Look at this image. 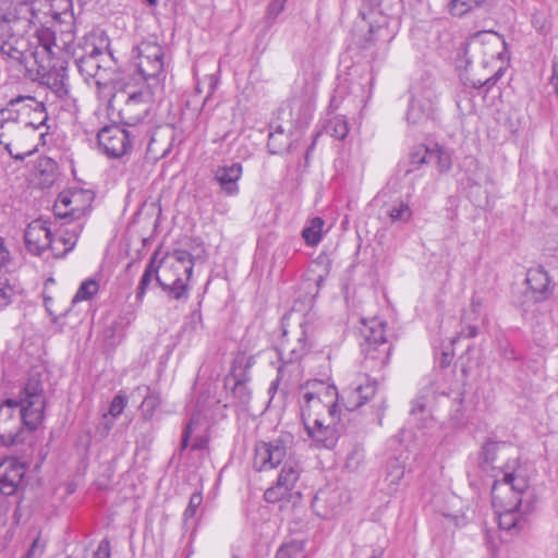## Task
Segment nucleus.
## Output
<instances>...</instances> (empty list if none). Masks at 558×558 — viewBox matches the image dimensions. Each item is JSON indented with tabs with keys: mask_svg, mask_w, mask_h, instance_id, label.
<instances>
[{
	"mask_svg": "<svg viewBox=\"0 0 558 558\" xmlns=\"http://www.w3.org/2000/svg\"><path fill=\"white\" fill-rule=\"evenodd\" d=\"M97 36L89 34L73 49L72 59L80 74L86 82L90 78H97L108 59H112L111 53H106L104 47L97 45Z\"/></svg>",
	"mask_w": 558,
	"mask_h": 558,
	"instance_id": "obj_8",
	"label": "nucleus"
},
{
	"mask_svg": "<svg viewBox=\"0 0 558 558\" xmlns=\"http://www.w3.org/2000/svg\"><path fill=\"white\" fill-rule=\"evenodd\" d=\"M377 390V381L371 379L368 375L359 376L347 389L341 393V400L348 411H353L362 407L366 401L373 398Z\"/></svg>",
	"mask_w": 558,
	"mask_h": 558,
	"instance_id": "obj_19",
	"label": "nucleus"
},
{
	"mask_svg": "<svg viewBox=\"0 0 558 558\" xmlns=\"http://www.w3.org/2000/svg\"><path fill=\"white\" fill-rule=\"evenodd\" d=\"M251 361H247L244 369L238 372V366L234 365L232 372L226 376L225 386L230 388V393L239 405H246L251 401L252 391L248 387L251 376L248 368L251 367Z\"/></svg>",
	"mask_w": 558,
	"mask_h": 558,
	"instance_id": "obj_21",
	"label": "nucleus"
},
{
	"mask_svg": "<svg viewBox=\"0 0 558 558\" xmlns=\"http://www.w3.org/2000/svg\"><path fill=\"white\" fill-rule=\"evenodd\" d=\"M549 84L553 87L555 95L558 98V61H555L551 66V76Z\"/></svg>",
	"mask_w": 558,
	"mask_h": 558,
	"instance_id": "obj_59",
	"label": "nucleus"
},
{
	"mask_svg": "<svg viewBox=\"0 0 558 558\" xmlns=\"http://www.w3.org/2000/svg\"><path fill=\"white\" fill-rule=\"evenodd\" d=\"M58 8L62 9V12L65 13L68 11H72L73 9V0H58Z\"/></svg>",
	"mask_w": 558,
	"mask_h": 558,
	"instance_id": "obj_62",
	"label": "nucleus"
},
{
	"mask_svg": "<svg viewBox=\"0 0 558 558\" xmlns=\"http://www.w3.org/2000/svg\"><path fill=\"white\" fill-rule=\"evenodd\" d=\"M386 470V481L389 483V486H391L390 489L396 490L399 482L404 475V466L399 459L393 458L388 460Z\"/></svg>",
	"mask_w": 558,
	"mask_h": 558,
	"instance_id": "obj_36",
	"label": "nucleus"
},
{
	"mask_svg": "<svg viewBox=\"0 0 558 558\" xmlns=\"http://www.w3.org/2000/svg\"><path fill=\"white\" fill-rule=\"evenodd\" d=\"M410 216L411 210L409 206L402 202L389 210V217L392 221H404L408 220Z\"/></svg>",
	"mask_w": 558,
	"mask_h": 558,
	"instance_id": "obj_44",
	"label": "nucleus"
},
{
	"mask_svg": "<svg viewBox=\"0 0 558 558\" xmlns=\"http://www.w3.org/2000/svg\"><path fill=\"white\" fill-rule=\"evenodd\" d=\"M136 66L145 81H159L163 75V49L153 41H143L136 47Z\"/></svg>",
	"mask_w": 558,
	"mask_h": 558,
	"instance_id": "obj_15",
	"label": "nucleus"
},
{
	"mask_svg": "<svg viewBox=\"0 0 558 558\" xmlns=\"http://www.w3.org/2000/svg\"><path fill=\"white\" fill-rule=\"evenodd\" d=\"M43 7L48 0H0V59L7 66L29 80L40 71L72 59L74 33L36 28Z\"/></svg>",
	"mask_w": 558,
	"mask_h": 558,
	"instance_id": "obj_2",
	"label": "nucleus"
},
{
	"mask_svg": "<svg viewBox=\"0 0 558 558\" xmlns=\"http://www.w3.org/2000/svg\"><path fill=\"white\" fill-rule=\"evenodd\" d=\"M17 105L15 104H12V101L10 100L7 105V107L0 109V123H1V126L4 125V123L7 122H23L24 119H21L20 116H19V112L16 111L17 109H15Z\"/></svg>",
	"mask_w": 558,
	"mask_h": 558,
	"instance_id": "obj_43",
	"label": "nucleus"
},
{
	"mask_svg": "<svg viewBox=\"0 0 558 558\" xmlns=\"http://www.w3.org/2000/svg\"><path fill=\"white\" fill-rule=\"evenodd\" d=\"M485 0H456V12L459 11L460 15L469 12L473 8H476Z\"/></svg>",
	"mask_w": 558,
	"mask_h": 558,
	"instance_id": "obj_53",
	"label": "nucleus"
},
{
	"mask_svg": "<svg viewBox=\"0 0 558 558\" xmlns=\"http://www.w3.org/2000/svg\"><path fill=\"white\" fill-rule=\"evenodd\" d=\"M44 116L45 119H40L39 116H31L26 117L22 123H24V126L26 129H29L33 132H36L37 130L43 129L46 125V121L48 120V114L46 112V108L44 107Z\"/></svg>",
	"mask_w": 558,
	"mask_h": 558,
	"instance_id": "obj_45",
	"label": "nucleus"
},
{
	"mask_svg": "<svg viewBox=\"0 0 558 558\" xmlns=\"http://www.w3.org/2000/svg\"><path fill=\"white\" fill-rule=\"evenodd\" d=\"M453 337L447 336L440 339L439 345L435 348V364L433 378L429 381V389L433 393L449 397L451 393L453 368Z\"/></svg>",
	"mask_w": 558,
	"mask_h": 558,
	"instance_id": "obj_12",
	"label": "nucleus"
},
{
	"mask_svg": "<svg viewBox=\"0 0 558 558\" xmlns=\"http://www.w3.org/2000/svg\"><path fill=\"white\" fill-rule=\"evenodd\" d=\"M45 550V543L40 541V537L37 536L31 547L28 548L27 553L25 554L24 558H39Z\"/></svg>",
	"mask_w": 558,
	"mask_h": 558,
	"instance_id": "obj_51",
	"label": "nucleus"
},
{
	"mask_svg": "<svg viewBox=\"0 0 558 558\" xmlns=\"http://www.w3.org/2000/svg\"><path fill=\"white\" fill-rule=\"evenodd\" d=\"M433 153L434 155L432 156V159H437L440 171H448L451 166L450 155L442 151L441 149L433 150Z\"/></svg>",
	"mask_w": 558,
	"mask_h": 558,
	"instance_id": "obj_50",
	"label": "nucleus"
},
{
	"mask_svg": "<svg viewBox=\"0 0 558 558\" xmlns=\"http://www.w3.org/2000/svg\"><path fill=\"white\" fill-rule=\"evenodd\" d=\"M197 423V418L195 415H193L187 423L185 429L183 430L182 438H181V449H185L189 445V440L193 430L194 425Z\"/></svg>",
	"mask_w": 558,
	"mask_h": 558,
	"instance_id": "obj_55",
	"label": "nucleus"
},
{
	"mask_svg": "<svg viewBox=\"0 0 558 558\" xmlns=\"http://www.w3.org/2000/svg\"><path fill=\"white\" fill-rule=\"evenodd\" d=\"M113 425H114L113 418L112 417L109 418L108 414L105 413L101 416V418L96 427V430L100 435V437H106L109 434V432L111 430V428L113 427Z\"/></svg>",
	"mask_w": 558,
	"mask_h": 558,
	"instance_id": "obj_52",
	"label": "nucleus"
},
{
	"mask_svg": "<svg viewBox=\"0 0 558 558\" xmlns=\"http://www.w3.org/2000/svg\"><path fill=\"white\" fill-rule=\"evenodd\" d=\"M364 458L362 449L354 448L347 457L345 466L350 470H356Z\"/></svg>",
	"mask_w": 558,
	"mask_h": 558,
	"instance_id": "obj_48",
	"label": "nucleus"
},
{
	"mask_svg": "<svg viewBox=\"0 0 558 558\" xmlns=\"http://www.w3.org/2000/svg\"><path fill=\"white\" fill-rule=\"evenodd\" d=\"M292 445L293 436L290 433H281L272 440L255 445L253 466L256 471H269L282 464L276 484L265 490L267 502H277L288 497L300 478L302 468Z\"/></svg>",
	"mask_w": 558,
	"mask_h": 558,
	"instance_id": "obj_4",
	"label": "nucleus"
},
{
	"mask_svg": "<svg viewBox=\"0 0 558 558\" xmlns=\"http://www.w3.org/2000/svg\"><path fill=\"white\" fill-rule=\"evenodd\" d=\"M98 145L110 158L128 155L134 145L144 141L137 129H128L118 124L104 126L97 135Z\"/></svg>",
	"mask_w": 558,
	"mask_h": 558,
	"instance_id": "obj_9",
	"label": "nucleus"
},
{
	"mask_svg": "<svg viewBox=\"0 0 558 558\" xmlns=\"http://www.w3.org/2000/svg\"><path fill=\"white\" fill-rule=\"evenodd\" d=\"M12 104H16L15 109L19 112L21 119H25L26 117L39 116L43 120L44 116V104L38 101L35 97L32 96H17L11 99Z\"/></svg>",
	"mask_w": 558,
	"mask_h": 558,
	"instance_id": "obj_28",
	"label": "nucleus"
},
{
	"mask_svg": "<svg viewBox=\"0 0 558 558\" xmlns=\"http://www.w3.org/2000/svg\"><path fill=\"white\" fill-rule=\"evenodd\" d=\"M25 474L24 465L15 459H5L0 463V494L13 495Z\"/></svg>",
	"mask_w": 558,
	"mask_h": 558,
	"instance_id": "obj_23",
	"label": "nucleus"
},
{
	"mask_svg": "<svg viewBox=\"0 0 558 558\" xmlns=\"http://www.w3.org/2000/svg\"><path fill=\"white\" fill-rule=\"evenodd\" d=\"M290 550L289 546H281L277 551L276 558H291Z\"/></svg>",
	"mask_w": 558,
	"mask_h": 558,
	"instance_id": "obj_63",
	"label": "nucleus"
},
{
	"mask_svg": "<svg viewBox=\"0 0 558 558\" xmlns=\"http://www.w3.org/2000/svg\"><path fill=\"white\" fill-rule=\"evenodd\" d=\"M11 259L10 251L5 245L4 239L0 235V268L5 266Z\"/></svg>",
	"mask_w": 558,
	"mask_h": 558,
	"instance_id": "obj_56",
	"label": "nucleus"
},
{
	"mask_svg": "<svg viewBox=\"0 0 558 558\" xmlns=\"http://www.w3.org/2000/svg\"><path fill=\"white\" fill-rule=\"evenodd\" d=\"M529 488V481L521 470L506 471L502 480L495 481L492 487V506L496 518L500 521L502 515L525 513L522 495Z\"/></svg>",
	"mask_w": 558,
	"mask_h": 558,
	"instance_id": "obj_6",
	"label": "nucleus"
},
{
	"mask_svg": "<svg viewBox=\"0 0 558 558\" xmlns=\"http://www.w3.org/2000/svg\"><path fill=\"white\" fill-rule=\"evenodd\" d=\"M336 386L315 381L300 391L299 404L303 425L341 416Z\"/></svg>",
	"mask_w": 558,
	"mask_h": 558,
	"instance_id": "obj_5",
	"label": "nucleus"
},
{
	"mask_svg": "<svg viewBox=\"0 0 558 558\" xmlns=\"http://www.w3.org/2000/svg\"><path fill=\"white\" fill-rule=\"evenodd\" d=\"M64 220L65 221L59 226L53 235L56 244L63 245V248L57 252V257H64L75 247L84 226L83 221L72 219Z\"/></svg>",
	"mask_w": 558,
	"mask_h": 558,
	"instance_id": "obj_26",
	"label": "nucleus"
},
{
	"mask_svg": "<svg viewBox=\"0 0 558 558\" xmlns=\"http://www.w3.org/2000/svg\"><path fill=\"white\" fill-rule=\"evenodd\" d=\"M158 276V268L155 264V258H151L148 264L145 267L144 274L142 275V278L140 280L137 290H136V300L142 301L147 288L149 287L153 278L157 280Z\"/></svg>",
	"mask_w": 558,
	"mask_h": 558,
	"instance_id": "obj_34",
	"label": "nucleus"
},
{
	"mask_svg": "<svg viewBox=\"0 0 558 558\" xmlns=\"http://www.w3.org/2000/svg\"><path fill=\"white\" fill-rule=\"evenodd\" d=\"M62 64V62H58L57 65H51V69L40 71L36 74V80L43 78L44 83L59 99L66 100L70 98L68 65Z\"/></svg>",
	"mask_w": 558,
	"mask_h": 558,
	"instance_id": "obj_22",
	"label": "nucleus"
},
{
	"mask_svg": "<svg viewBox=\"0 0 558 558\" xmlns=\"http://www.w3.org/2000/svg\"><path fill=\"white\" fill-rule=\"evenodd\" d=\"M173 256L183 268V271L186 275V280H190L194 267L192 254L185 250H177L174 251Z\"/></svg>",
	"mask_w": 558,
	"mask_h": 558,
	"instance_id": "obj_42",
	"label": "nucleus"
},
{
	"mask_svg": "<svg viewBox=\"0 0 558 558\" xmlns=\"http://www.w3.org/2000/svg\"><path fill=\"white\" fill-rule=\"evenodd\" d=\"M46 130H48V128H46ZM48 132L45 131V132H40L38 134V143L35 144L32 148H28L24 151H17V153H14L12 147H11V143H4L2 144L5 148V150L9 153V155L13 158V159H16V160H24L26 157L33 155L35 151L38 150V146L39 145H45L46 141V136H47Z\"/></svg>",
	"mask_w": 558,
	"mask_h": 558,
	"instance_id": "obj_39",
	"label": "nucleus"
},
{
	"mask_svg": "<svg viewBox=\"0 0 558 558\" xmlns=\"http://www.w3.org/2000/svg\"><path fill=\"white\" fill-rule=\"evenodd\" d=\"M43 7L48 0H0V59L7 66L29 80L40 71L72 59L74 33L36 28Z\"/></svg>",
	"mask_w": 558,
	"mask_h": 558,
	"instance_id": "obj_1",
	"label": "nucleus"
},
{
	"mask_svg": "<svg viewBox=\"0 0 558 558\" xmlns=\"http://www.w3.org/2000/svg\"><path fill=\"white\" fill-rule=\"evenodd\" d=\"M518 525H490L485 529V538L487 544L495 548L499 543L506 541V536H508L513 529Z\"/></svg>",
	"mask_w": 558,
	"mask_h": 558,
	"instance_id": "obj_30",
	"label": "nucleus"
},
{
	"mask_svg": "<svg viewBox=\"0 0 558 558\" xmlns=\"http://www.w3.org/2000/svg\"><path fill=\"white\" fill-rule=\"evenodd\" d=\"M243 168L240 162L220 166L214 171V180L219 184L221 192L227 196H235L240 192L239 181Z\"/></svg>",
	"mask_w": 558,
	"mask_h": 558,
	"instance_id": "obj_25",
	"label": "nucleus"
},
{
	"mask_svg": "<svg viewBox=\"0 0 558 558\" xmlns=\"http://www.w3.org/2000/svg\"><path fill=\"white\" fill-rule=\"evenodd\" d=\"M150 111V95L138 90L126 97L118 109L119 123L128 129H137L142 137H146L150 126L147 118Z\"/></svg>",
	"mask_w": 558,
	"mask_h": 558,
	"instance_id": "obj_11",
	"label": "nucleus"
},
{
	"mask_svg": "<svg viewBox=\"0 0 558 558\" xmlns=\"http://www.w3.org/2000/svg\"><path fill=\"white\" fill-rule=\"evenodd\" d=\"M110 556H111L110 542L107 538H104L99 542L97 550L94 554V558H110Z\"/></svg>",
	"mask_w": 558,
	"mask_h": 558,
	"instance_id": "obj_54",
	"label": "nucleus"
},
{
	"mask_svg": "<svg viewBox=\"0 0 558 558\" xmlns=\"http://www.w3.org/2000/svg\"><path fill=\"white\" fill-rule=\"evenodd\" d=\"M187 281L189 280H183L182 278H177L171 284H168L162 282L161 279L157 277V282L162 288V290L175 300H186L189 298L190 288Z\"/></svg>",
	"mask_w": 558,
	"mask_h": 558,
	"instance_id": "obj_31",
	"label": "nucleus"
},
{
	"mask_svg": "<svg viewBox=\"0 0 558 558\" xmlns=\"http://www.w3.org/2000/svg\"><path fill=\"white\" fill-rule=\"evenodd\" d=\"M426 396L422 395L412 401V407L410 410L411 420L416 422L418 427H426L428 417L426 410Z\"/></svg>",
	"mask_w": 558,
	"mask_h": 558,
	"instance_id": "obj_32",
	"label": "nucleus"
},
{
	"mask_svg": "<svg viewBox=\"0 0 558 558\" xmlns=\"http://www.w3.org/2000/svg\"><path fill=\"white\" fill-rule=\"evenodd\" d=\"M134 319H135V313L133 311H129V312L122 313L119 316L117 324L121 327H126V326L131 325L134 322Z\"/></svg>",
	"mask_w": 558,
	"mask_h": 558,
	"instance_id": "obj_58",
	"label": "nucleus"
},
{
	"mask_svg": "<svg viewBox=\"0 0 558 558\" xmlns=\"http://www.w3.org/2000/svg\"><path fill=\"white\" fill-rule=\"evenodd\" d=\"M15 290L7 276L0 275V310L7 307L13 300Z\"/></svg>",
	"mask_w": 558,
	"mask_h": 558,
	"instance_id": "obj_40",
	"label": "nucleus"
},
{
	"mask_svg": "<svg viewBox=\"0 0 558 558\" xmlns=\"http://www.w3.org/2000/svg\"><path fill=\"white\" fill-rule=\"evenodd\" d=\"M38 170L41 174L46 175L45 182L51 184L57 174L58 165L49 157L40 158L38 161Z\"/></svg>",
	"mask_w": 558,
	"mask_h": 558,
	"instance_id": "obj_41",
	"label": "nucleus"
},
{
	"mask_svg": "<svg viewBox=\"0 0 558 558\" xmlns=\"http://www.w3.org/2000/svg\"><path fill=\"white\" fill-rule=\"evenodd\" d=\"M434 155L425 145H417L411 149L409 155L399 161L398 173L407 177L417 171L421 166L428 163Z\"/></svg>",
	"mask_w": 558,
	"mask_h": 558,
	"instance_id": "obj_27",
	"label": "nucleus"
},
{
	"mask_svg": "<svg viewBox=\"0 0 558 558\" xmlns=\"http://www.w3.org/2000/svg\"><path fill=\"white\" fill-rule=\"evenodd\" d=\"M125 404V398L122 395H117L112 399L107 414L110 415L112 418L118 417L123 412Z\"/></svg>",
	"mask_w": 558,
	"mask_h": 558,
	"instance_id": "obj_47",
	"label": "nucleus"
},
{
	"mask_svg": "<svg viewBox=\"0 0 558 558\" xmlns=\"http://www.w3.org/2000/svg\"><path fill=\"white\" fill-rule=\"evenodd\" d=\"M482 35H492V33L487 32H478L475 33L471 40H466L461 44V46L458 49L457 56H456V71L458 69L463 68V72L459 73V77L463 86L470 87V88H480L482 86H487L490 88L494 86L500 76L504 74V70L499 69L494 75L488 77H478L476 74L471 73L472 72V60H471V51L472 49L480 48L477 43L475 41L478 37Z\"/></svg>",
	"mask_w": 558,
	"mask_h": 558,
	"instance_id": "obj_13",
	"label": "nucleus"
},
{
	"mask_svg": "<svg viewBox=\"0 0 558 558\" xmlns=\"http://www.w3.org/2000/svg\"><path fill=\"white\" fill-rule=\"evenodd\" d=\"M361 352L366 371H379L389 361L391 347L386 339V323L378 317L361 319Z\"/></svg>",
	"mask_w": 558,
	"mask_h": 558,
	"instance_id": "obj_7",
	"label": "nucleus"
},
{
	"mask_svg": "<svg viewBox=\"0 0 558 558\" xmlns=\"http://www.w3.org/2000/svg\"><path fill=\"white\" fill-rule=\"evenodd\" d=\"M132 395L143 397L141 409L145 416H151L157 407L160 404L159 396L151 391L147 386L137 387Z\"/></svg>",
	"mask_w": 558,
	"mask_h": 558,
	"instance_id": "obj_29",
	"label": "nucleus"
},
{
	"mask_svg": "<svg viewBox=\"0 0 558 558\" xmlns=\"http://www.w3.org/2000/svg\"><path fill=\"white\" fill-rule=\"evenodd\" d=\"M313 331L314 326L310 314L302 317V320L299 323V329L292 337L283 329L282 339L278 348V354L283 365L299 362L310 352Z\"/></svg>",
	"mask_w": 558,
	"mask_h": 558,
	"instance_id": "obj_10",
	"label": "nucleus"
},
{
	"mask_svg": "<svg viewBox=\"0 0 558 558\" xmlns=\"http://www.w3.org/2000/svg\"><path fill=\"white\" fill-rule=\"evenodd\" d=\"M439 54L442 56L444 58L450 59V51L448 49L440 48Z\"/></svg>",
	"mask_w": 558,
	"mask_h": 558,
	"instance_id": "obj_64",
	"label": "nucleus"
},
{
	"mask_svg": "<svg viewBox=\"0 0 558 558\" xmlns=\"http://www.w3.org/2000/svg\"><path fill=\"white\" fill-rule=\"evenodd\" d=\"M410 100L405 112V121L409 126L421 128L433 113V92L420 85H412L409 89Z\"/></svg>",
	"mask_w": 558,
	"mask_h": 558,
	"instance_id": "obj_16",
	"label": "nucleus"
},
{
	"mask_svg": "<svg viewBox=\"0 0 558 558\" xmlns=\"http://www.w3.org/2000/svg\"><path fill=\"white\" fill-rule=\"evenodd\" d=\"M314 110V106L313 104L311 102V100H307V102L305 104L304 106V110H303V113H302V117H301V120L303 122H307V120L311 118L312 116V112Z\"/></svg>",
	"mask_w": 558,
	"mask_h": 558,
	"instance_id": "obj_61",
	"label": "nucleus"
},
{
	"mask_svg": "<svg viewBox=\"0 0 558 558\" xmlns=\"http://www.w3.org/2000/svg\"><path fill=\"white\" fill-rule=\"evenodd\" d=\"M324 220L320 217H315L311 220L310 226L305 227L302 231V236L307 245H317L322 239V229Z\"/></svg>",
	"mask_w": 558,
	"mask_h": 558,
	"instance_id": "obj_35",
	"label": "nucleus"
},
{
	"mask_svg": "<svg viewBox=\"0 0 558 558\" xmlns=\"http://www.w3.org/2000/svg\"><path fill=\"white\" fill-rule=\"evenodd\" d=\"M525 281L536 302H543L550 298L554 286L551 278L544 267L530 268L526 272Z\"/></svg>",
	"mask_w": 558,
	"mask_h": 558,
	"instance_id": "obj_24",
	"label": "nucleus"
},
{
	"mask_svg": "<svg viewBox=\"0 0 558 558\" xmlns=\"http://www.w3.org/2000/svg\"><path fill=\"white\" fill-rule=\"evenodd\" d=\"M282 134H283V131L281 128H278V130L276 132L269 134V140H268L267 146H268L270 154L279 155V154H283L284 151H288V147H281L277 144L278 136H281Z\"/></svg>",
	"mask_w": 558,
	"mask_h": 558,
	"instance_id": "obj_46",
	"label": "nucleus"
},
{
	"mask_svg": "<svg viewBox=\"0 0 558 558\" xmlns=\"http://www.w3.org/2000/svg\"><path fill=\"white\" fill-rule=\"evenodd\" d=\"M548 205L554 211L558 210V181L549 190Z\"/></svg>",
	"mask_w": 558,
	"mask_h": 558,
	"instance_id": "obj_57",
	"label": "nucleus"
},
{
	"mask_svg": "<svg viewBox=\"0 0 558 558\" xmlns=\"http://www.w3.org/2000/svg\"><path fill=\"white\" fill-rule=\"evenodd\" d=\"M203 495L199 492L193 493L190 497L189 505L183 513V520L185 522L190 520H201V513L203 511Z\"/></svg>",
	"mask_w": 558,
	"mask_h": 558,
	"instance_id": "obj_38",
	"label": "nucleus"
},
{
	"mask_svg": "<svg viewBox=\"0 0 558 558\" xmlns=\"http://www.w3.org/2000/svg\"><path fill=\"white\" fill-rule=\"evenodd\" d=\"M325 131L336 140L342 141L345 138L349 132L348 122L342 116L332 117L327 121Z\"/></svg>",
	"mask_w": 558,
	"mask_h": 558,
	"instance_id": "obj_33",
	"label": "nucleus"
},
{
	"mask_svg": "<svg viewBox=\"0 0 558 558\" xmlns=\"http://www.w3.org/2000/svg\"><path fill=\"white\" fill-rule=\"evenodd\" d=\"M287 0H271L267 7L266 17L275 20L283 10Z\"/></svg>",
	"mask_w": 558,
	"mask_h": 558,
	"instance_id": "obj_49",
	"label": "nucleus"
},
{
	"mask_svg": "<svg viewBox=\"0 0 558 558\" xmlns=\"http://www.w3.org/2000/svg\"><path fill=\"white\" fill-rule=\"evenodd\" d=\"M43 384L31 377L19 400L7 399L0 405V441L4 446L23 444L44 418Z\"/></svg>",
	"mask_w": 558,
	"mask_h": 558,
	"instance_id": "obj_3",
	"label": "nucleus"
},
{
	"mask_svg": "<svg viewBox=\"0 0 558 558\" xmlns=\"http://www.w3.org/2000/svg\"><path fill=\"white\" fill-rule=\"evenodd\" d=\"M532 24L541 33L546 32V29H547V24H546L545 17L541 19L537 15H533Z\"/></svg>",
	"mask_w": 558,
	"mask_h": 558,
	"instance_id": "obj_60",
	"label": "nucleus"
},
{
	"mask_svg": "<svg viewBox=\"0 0 558 558\" xmlns=\"http://www.w3.org/2000/svg\"><path fill=\"white\" fill-rule=\"evenodd\" d=\"M98 290L99 284L95 279L84 280L80 284L75 295L73 296L72 304H75L81 301L92 300L97 294Z\"/></svg>",
	"mask_w": 558,
	"mask_h": 558,
	"instance_id": "obj_37",
	"label": "nucleus"
},
{
	"mask_svg": "<svg viewBox=\"0 0 558 558\" xmlns=\"http://www.w3.org/2000/svg\"><path fill=\"white\" fill-rule=\"evenodd\" d=\"M311 446L318 449H333L341 435L340 416L304 426Z\"/></svg>",
	"mask_w": 558,
	"mask_h": 558,
	"instance_id": "obj_18",
	"label": "nucleus"
},
{
	"mask_svg": "<svg viewBox=\"0 0 558 558\" xmlns=\"http://www.w3.org/2000/svg\"><path fill=\"white\" fill-rule=\"evenodd\" d=\"M515 453V449L511 444L505 441L489 440L483 446V460L493 469H499L505 474L506 471H513L515 457L510 464V458Z\"/></svg>",
	"mask_w": 558,
	"mask_h": 558,
	"instance_id": "obj_20",
	"label": "nucleus"
},
{
	"mask_svg": "<svg viewBox=\"0 0 558 558\" xmlns=\"http://www.w3.org/2000/svg\"><path fill=\"white\" fill-rule=\"evenodd\" d=\"M24 241L26 250L31 254L41 256L44 252L50 250L52 255L57 257L59 248L47 221L35 219L28 223L24 232Z\"/></svg>",
	"mask_w": 558,
	"mask_h": 558,
	"instance_id": "obj_17",
	"label": "nucleus"
},
{
	"mask_svg": "<svg viewBox=\"0 0 558 558\" xmlns=\"http://www.w3.org/2000/svg\"><path fill=\"white\" fill-rule=\"evenodd\" d=\"M94 193L90 190L70 187L62 191L54 203L53 211L60 219L82 221L92 207Z\"/></svg>",
	"mask_w": 558,
	"mask_h": 558,
	"instance_id": "obj_14",
	"label": "nucleus"
}]
</instances>
